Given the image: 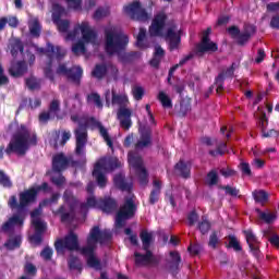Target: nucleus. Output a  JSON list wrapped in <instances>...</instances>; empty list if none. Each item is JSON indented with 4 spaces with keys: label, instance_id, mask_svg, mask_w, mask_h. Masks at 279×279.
Segmentation results:
<instances>
[{
    "label": "nucleus",
    "instance_id": "1",
    "mask_svg": "<svg viewBox=\"0 0 279 279\" xmlns=\"http://www.w3.org/2000/svg\"><path fill=\"white\" fill-rule=\"evenodd\" d=\"M167 21H169V15L165 10L158 11L150 23L148 28V34L153 38H165L168 43L169 51H175L180 49L182 45V29L178 31V25L172 24L167 28L165 34V27H167Z\"/></svg>",
    "mask_w": 279,
    "mask_h": 279
},
{
    "label": "nucleus",
    "instance_id": "2",
    "mask_svg": "<svg viewBox=\"0 0 279 279\" xmlns=\"http://www.w3.org/2000/svg\"><path fill=\"white\" fill-rule=\"evenodd\" d=\"M38 145V136L29 132V129L25 124L17 126V130L12 135L7 148L4 145L0 146V160H3V155L12 156H25L29 150V147H36Z\"/></svg>",
    "mask_w": 279,
    "mask_h": 279
},
{
    "label": "nucleus",
    "instance_id": "3",
    "mask_svg": "<svg viewBox=\"0 0 279 279\" xmlns=\"http://www.w3.org/2000/svg\"><path fill=\"white\" fill-rule=\"evenodd\" d=\"M105 49L109 56H114L118 53L121 62L124 64H130V62H134L135 60H141V56L143 53L141 51H130L123 52L130 43V37L123 33H116L112 28L105 29Z\"/></svg>",
    "mask_w": 279,
    "mask_h": 279
},
{
    "label": "nucleus",
    "instance_id": "4",
    "mask_svg": "<svg viewBox=\"0 0 279 279\" xmlns=\"http://www.w3.org/2000/svg\"><path fill=\"white\" fill-rule=\"evenodd\" d=\"M112 241V232L110 230L99 229V226H95L90 229L87 236V245L81 248V254L87 256V265L93 269H101V260L95 256V250H97V243L104 245Z\"/></svg>",
    "mask_w": 279,
    "mask_h": 279
},
{
    "label": "nucleus",
    "instance_id": "5",
    "mask_svg": "<svg viewBox=\"0 0 279 279\" xmlns=\"http://www.w3.org/2000/svg\"><path fill=\"white\" fill-rule=\"evenodd\" d=\"M80 208L82 213H88L89 208H96L105 213V215H112L119 208V202L111 196L97 198L95 195H90L86 198L85 203H81Z\"/></svg>",
    "mask_w": 279,
    "mask_h": 279
},
{
    "label": "nucleus",
    "instance_id": "6",
    "mask_svg": "<svg viewBox=\"0 0 279 279\" xmlns=\"http://www.w3.org/2000/svg\"><path fill=\"white\" fill-rule=\"evenodd\" d=\"M73 123H78L77 128L74 129L75 136V149L74 154L78 158L83 159V162L86 161V145H88V125L86 123L80 122L78 114H72L70 117Z\"/></svg>",
    "mask_w": 279,
    "mask_h": 279
},
{
    "label": "nucleus",
    "instance_id": "7",
    "mask_svg": "<svg viewBox=\"0 0 279 279\" xmlns=\"http://www.w3.org/2000/svg\"><path fill=\"white\" fill-rule=\"evenodd\" d=\"M37 199L38 191H36V187H29L28 190L20 192L19 199L16 198V195L10 196L8 206L11 210H17L19 215H21L28 206L36 204Z\"/></svg>",
    "mask_w": 279,
    "mask_h": 279
},
{
    "label": "nucleus",
    "instance_id": "8",
    "mask_svg": "<svg viewBox=\"0 0 279 279\" xmlns=\"http://www.w3.org/2000/svg\"><path fill=\"white\" fill-rule=\"evenodd\" d=\"M137 210L138 206L136 205V202H134V197L124 198V203L119 207L116 214V228H125L128 221L136 217Z\"/></svg>",
    "mask_w": 279,
    "mask_h": 279
},
{
    "label": "nucleus",
    "instance_id": "9",
    "mask_svg": "<svg viewBox=\"0 0 279 279\" xmlns=\"http://www.w3.org/2000/svg\"><path fill=\"white\" fill-rule=\"evenodd\" d=\"M80 160H74L72 156L66 157L64 153H58L52 157V171L53 173H62L66 171L69 167H80V165H86V147H85V161L82 157Z\"/></svg>",
    "mask_w": 279,
    "mask_h": 279
},
{
    "label": "nucleus",
    "instance_id": "10",
    "mask_svg": "<svg viewBox=\"0 0 279 279\" xmlns=\"http://www.w3.org/2000/svg\"><path fill=\"white\" fill-rule=\"evenodd\" d=\"M129 165L135 170L141 186H147L149 184V172L143 165V157L141 155L130 151L128 154Z\"/></svg>",
    "mask_w": 279,
    "mask_h": 279
},
{
    "label": "nucleus",
    "instance_id": "11",
    "mask_svg": "<svg viewBox=\"0 0 279 279\" xmlns=\"http://www.w3.org/2000/svg\"><path fill=\"white\" fill-rule=\"evenodd\" d=\"M56 73L57 75H63V77H66L68 82L75 84V86H80L82 84L84 70L80 65L68 68L66 63H60L56 70Z\"/></svg>",
    "mask_w": 279,
    "mask_h": 279
},
{
    "label": "nucleus",
    "instance_id": "12",
    "mask_svg": "<svg viewBox=\"0 0 279 279\" xmlns=\"http://www.w3.org/2000/svg\"><path fill=\"white\" fill-rule=\"evenodd\" d=\"M211 33V27H207V29L203 32L202 40L195 47V54L198 56V58H202L204 53H215V51L219 50L217 43L210 40Z\"/></svg>",
    "mask_w": 279,
    "mask_h": 279
},
{
    "label": "nucleus",
    "instance_id": "13",
    "mask_svg": "<svg viewBox=\"0 0 279 279\" xmlns=\"http://www.w3.org/2000/svg\"><path fill=\"white\" fill-rule=\"evenodd\" d=\"M124 12L130 16L131 21H137L138 23L149 21V13H147V9L143 8V4L138 0H135L124 7Z\"/></svg>",
    "mask_w": 279,
    "mask_h": 279
},
{
    "label": "nucleus",
    "instance_id": "14",
    "mask_svg": "<svg viewBox=\"0 0 279 279\" xmlns=\"http://www.w3.org/2000/svg\"><path fill=\"white\" fill-rule=\"evenodd\" d=\"M54 250L57 252H62V250H69L70 252H82L77 234H75L73 231H70L63 240H57L54 242Z\"/></svg>",
    "mask_w": 279,
    "mask_h": 279
},
{
    "label": "nucleus",
    "instance_id": "15",
    "mask_svg": "<svg viewBox=\"0 0 279 279\" xmlns=\"http://www.w3.org/2000/svg\"><path fill=\"white\" fill-rule=\"evenodd\" d=\"M37 53L45 54L48 60H53V58H57V60L60 62L64 56H66V51L62 50V47L60 46H53L51 43H47L46 48H36Z\"/></svg>",
    "mask_w": 279,
    "mask_h": 279
},
{
    "label": "nucleus",
    "instance_id": "16",
    "mask_svg": "<svg viewBox=\"0 0 279 279\" xmlns=\"http://www.w3.org/2000/svg\"><path fill=\"white\" fill-rule=\"evenodd\" d=\"M151 128L142 126L140 129V140L135 143L134 147L138 151L141 149H147V147H151Z\"/></svg>",
    "mask_w": 279,
    "mask_h": 279
},
{
    "label": "nucleus",
    "instance_id": "17",
    "mask_svg": "<svg viewBox=\"0 0 279 279\" xmlns=\"http://www.w3.org/2000/svg\"><path fill=\"white\" fill-rule=\"evenodd\" d=\"M69 141H71V131H52L50 143H52L54 149H58V147H64Z\"/></svg>",
    "mask_w": 279,
    "mask_h": 279
},
{
    "label": "nucleus",
    "instance_id": "18",
    "mask_svg": "<svg viewBox=\"0 0 279 279\" xmlns=\"http://www.w3.org/2000/svg\"><path fill=\"white\" fill-rule=\"evenodd\" d=\"M82 41L86 45H95L97 43V32L90 28L88 22L81 23Z\"/></svg>",
    "mask_w": 279,
    "mask_h": 279
},
{
    "label": "nucleus",
    "instance_id": "19",
    "mask_svg": "<svg viewBox=\"0 0 279 279\" xmlns=\"http://www.w3.org/2000/svg\"><path fill=\"white\" fill-rule=\"evenodd\" d=\"M102 169H106V162L97 161L94 166L93 177L95 178L100 189H106V184H108V178H106V174H104L101 171Z\"/></svg>",
    "mask_w": 279,
    "mask_h": 279
},
{
    "label": "nucleus",
    "instance_id": "20",
    "mask_svg": "<svg viewBox=\"0 0 279 279\" xmlns=\"http://www.w3.org/2000/svg\"><path fill=\"white\" fill-rule=\"evenodd\" d=\"M170 258L171 260L168 262L169 274H171V276L175 278V276L180 274V265H182V256L180 255V252L171 251Z\"/></svg>",
    "mask_w": 279,
    "mask_h": 279
},
{
    "label": "nucleus",
    "instance_id": "21",
    "mask_svg": "<svg viewBox=\"0 0 279 279\" xmlns=\"http://www.w3.org/2000/svg\"><path fill=\"white\" fill-rule=\"evenodd\" d=\"M89 123L92 128H96L99 131V134L102 136L105 143L108 145V147H110V149H112V147H114V143L112 142L110 134H108V129H106L105 125L95 118H90Z\"/></svg>",
    "mask_w": 279,
    "mask_h": 279
},
{
    "label": "nucleus",
    "instance_id": "22",
    "mask_svg": "<svg viewBox=\"0 0 279 279\" xmlns=\"http://www.w3.org/2000/svg\"><path fill=\"white\" fill-rule=\"evenodd\" d=\"M118 119H120V125L123 130H130L132 128V110L129 108L120 107Z\"/></svg>",
    "mask_w": 279,
    "mask_h": 279
},
{
    "label": "nucleus",
    "instance_id": "23",
    "mask_svg": "<svg viewBox=\"0 0 279 279\" xmlns=\"http://www.w3.org/2000/svg\"><path fill=\"white\" fill-rule=\"evenodd\" d=\"M27 71H28L27 62L16 61L11 64L9 69V75H11V77H23V75H25Z\"/></svg>",
    "mask_w": 279,
    "mask_h": 279
},
{
    "label": "nucleus",
    "instance_id": "24",
    "mask_svg": "<svg viewBox=\"0 0 279 279\" xmlns=\"http://www.w3.org/2000/svg\"><path fill=\"white\" fill-rule=\"evenodd\" d=\"M255 213L259 221L267 223V226H271L278 219V211H270L269 209H265L264 211L260 208H255Z\"/></svg>",
    "mask_w": 279,
    "mask_h": 279
},
{
    "label": "nucleus",
    "instance_id": "25",
    "mask_svg": "<svg viewBox=\"0 0 279 279\" xmlns=\"http://www.w3.org/2000/svg\"><path fill=\"white\" fill-rule=\"evenodd\" d=\"M160 193H162V182L159 180L153 181V190L150 191L148 203L154 206L160 202Z\"/></svg>",
    "mask_w": 279,
    "mask_h": 279
},
{
    "label": "nucleus",
    "instance_id": "26",
    "mask_svg": "<svg viewBox=\"0 0 279 279\" xmlns=\"http://www.w3.org/2000/svg\"><path fill=\"white\" fill-rule=\"evenodd\" d=\"M113 184L120 191L132 193L133 184L125 181V174L123 173H118L113 177Z\"/></svg>",
    "mask_w": 279,
    "mask_h": 279
},
{
    "label": "nucleus",
    "instance_id": "27",
    "mask_svg": "<svg viewBox=\"0 0 279 279\" xmlns=\"http://www.w3.org/2000/svg\"><path fill=\"white\" fill-rule=\"evenodd\" d=\"M253 34H256V28L254 26H247L244 32L240 33L235 39L236 45H239V47H245V45L250 43Z\"/></svg>",
    "mask_w": 279,
    "mask_h": 279
},
{
    "label": "nucleus",
    "instance_id": "28",
    "mask_svg": "<svg viewBox=\"0 0 279 279\" xmlns=\"http://www.w3.org/2000/svg\"><path fill=\"white\" fill-rule=\"evenodd\" d=\"M174 170L183 180L191 178V165L184 160H179L174 166Z\"/></svg>",
    "mask_w": 279,
    "mask_h": 279
},
{
    "label": "nucleus",
    "instance_id": "29",
    "mask_svg": "<svg viewBox=\"0 0 279 279\" xmlns=\"http://www.w3.org/2000/svg\"><path fill=\"white\" fill-rule=\"evenodd\" d=\"M146 252V254H141L138 252L134 253L135 256V265H149L151 263H154V253H151V251H149V248L144 250Z\"/></svg>",
    "mask_w": 279,
    "mask_h": 279
},
{
    "label": "nucleus",
    "instance_id": "30",
    "mask_svg": "<svg viewBox=\"0 0 279 279\" xmlns=\"http://www.w3.org/2000/svg\"><path fill=\"white\" fill-rule=\"evenodd\" d=\"M52 213L56 216L60 215L61 223H66L75 219V211H66V207L64 205H61L57 210H53Z\"/></svg>",
    "mask_w": 279,
    "mask_h": 279
},
{
    "label": "nucleus",
    "instance_id": "31",
    "mask_svg": "<svg viewBox=\"0 0 279 279\" xmlns=\"http://www.w3.org/2000/svg\"><path fill=\"white\" fill-rule=\"evenodd\" d=\"M63 202L65 204H68L71 213H75V208H77V197L75 196V194H73V191L71 190H65L63 193Z\"/></svg>",
    "mask_w": 279,
    "mask_h": 279
},
{
    "label": "nucleus",
    "instance_id": "32",
    "mask_svg": "<svg viewBox=\"0 0 279 279\" xmlns=\"http://www.w3.org/2000/svg\"><path fill=\"white\" fill-rule=\"evenodd\" d=\"M163 58H165V49H162V47L160 46H157L155 48L154 56L149 61L150 66H153V69H160V63L162 62Z\"/></svg>",
    "mask_w": 279,
    "mask_h": 279
},
{
    "label": "nucleus",
    "instance_id": "33",
    "mask_svg": "<svg viewBox=\"0 0 279 279\" xmlns=\"http://www.w3.org/2000/svg\"><path fill=\"white\" fill-rule=\"evenodd\" d=\"M252 196L255 204H260V206H266L269 202V193L265 190H255L252 192Z\"/></svg>",
    "mask_w": 279,
    "mask_h": 279
},
{
    "label": "nucleus",
    "instance_id": "34",
    "mask_svg": "<svg viewBox=\"0 0 279 279\" xmlns=\"http://www.w3.org/2000/svg\"><path fill=\"white\" fill-rule=\"evenodd\" d=\"M108 75V65L106 63H98L92 71V76L96 80H104Z\"/></svg>",
    "mask_w": 279,
    "mask_h": 279
},
{
    "label": "nucleus",
    "instance_id": "35",
    "mask_svg": "<svg viewBox=\"0 0 279 279\" xmlns=\"http://www.w3.org/2000/svg\"><path fill=\"white\" fill-rule=\"evenodd\" d=\"M20 53H25V45H23V41L19 38L14 39L11 43V56L13 58H16Z\"/></svg>",
    "mask_w": 279,
    "mask_h": 279
},
{
    "label": "nucleus",
    "instance_id": "36",
    "mask_svg": "<svg viewBox=\"0 0 279 279\" xmlns=\"http://www.w3.org/2000/svg\"><path fill=\"white\" fill-rule=\"evenodd\" d=\"M140 239L143 243V250H149L151 246V241H154V234L149 233L147 230H142L140 233Z\"/></svg>",
    "mask_w": 279,
    "mask_h": 279
},
{
    "label": "nucleus",
    "instance_id": "37",
    "mask_svg": "<svg viewBox=\"0 0 279 279\" xmlns=\"http://www.w3.org/2000/svg\"><path fill=\"white\" fill-rule=\"evenodd\" d=\"M100 162H105V169H109V171L121 169V161L117 157H111L107 161L102 159Z\"/></svg>",
    "mask_w": 279,
    "mask_h": 279
},
{
    "label": "nucleus",
    "instance_id": "38",
    "mask_svg": "<svg viewBox=\"0 0 279 279\" xmlns=\"http://www.w3.org/2000/svg\"><path fill=\"white\" fill-rule=\"evenodd\" d=\"M22 239L20 235L14 236L13 239L7 240L4 243V247L8 248L9 251L12 250H19L21 247Z\"/></svg>",
    "mask_w": 279,
    "mask_h": 279
},
{
    "label": "nucleus",
    "instance_id": "39",
    "mask_svg": "<svg viewBox=\"0 0 279 279\" xmlns=\"http://www.w3.org/2000/svg\"><path fill=\"white\" fill-rule=\"evenodd\" d=\"M87 104H95L98 108H104V102H101V96L98 93H90L86 96Z\"/></svg>",
    "mask_w": 279,
    "mask_h": 279
},
{
    "label": "nucleus",
    "instance_id": "40",
    "mask_svg": "<svg viewBox=\"0 0 279 279\" xmlns=\"http://www.w3.org/2000/svg\"><path fill=\"white\" fill-rule=\"evenodd\" d=\"M228 245L227 247L229 250H234V252H242L243 246H241V242H239V239H236L234 235H228Z\"/></svg>",
    "mask_w": 279,
    "mask_h": 279
},
{
    "label": "nucleus",
    "instance_id": "41",
    "mask_svg": "<svg viewBox=\"0 0 279 279\" xmlns=\"http://www.w3.org/2000/svg\"><path fill=\"white\" fill-rule=\"evenodd\" d=\"M206 183L208 186H217L219 184V173H217V170H210L207 173Z\"/></svg>",
    "mask_w": 279,
    "mask_h": 279
},
{
    "label": "nucleus",
    "instance_id": "42",
    "mask_svg": "<svg viewBox=\"0 0 279 279\" xmlns=\"http://www.w3.org/2000/svg\"><path fill=\"white\" fill-rule=\"evenodd\" d=\"M111 94H112L111 104L113 106H125V104H128V96L117 95L114 90H112Z\"/></svg>",
    "mask_w": 279,
    "mask_h": 279
},
{
    "label": "nucleus",
    "instance_id": "43",
    "mask_svg": "<svg viewBox=\"0 0 279 279\" xmlns=\"http://www.w3.org/2000/svg\"><path fill=\"white\" fill-rule=\"evenodd\" d=\"M40 32H43V26H40V22H38V20H35L29 25V34L34 38H40Z\"/></svg>",
    "mask_w": 279,
    "mask_h": 279
},
{
    "label": "nucleus",
    "instance_id": "44",
    "mask_svg": "<svg viewBox=\"0 0 279 279\" xmlns=\"http://www.w3.org/2000/svg\"><path fill=\"white\" fill-rule=\"evenodd\" d=\"M25 84L28 90H40V80L34 76H31L25 80Z\"/></svg>",
    "mask_w": 279,
    "mask_h": 279
},
{
    "label": "nucleus",
    "instance_id": "45",
    "mask_svg": "<svg viewBox=\"0 0 279 279\" xmlns=\"http://www.w3.org/2000/svg\"><path fill=\"white\" fill-rule=\"evenodd\" d=\"M210 228H213V225H210V221L207 219L202 218V221H198L197 223V229L199 230L201 234H203V236L210 232Z\"/></svg>",
    "mask_w": 279,
    "mask_h": 279
},
{
    "label": "nucleus",
    "instance_id": "46",
    "mask_svg": "<svg viewBox=\"0 0 279 279\" xmlns=\"http://www.w3.org/2000/svg\"><path fill=\"white\" fill-rule=\"evenodd\" d=\"M146 36H147V29L140 28V32L136 37V47H138V49H147V45L143 43Z\"/></svg>",
    "mask_w": 279,
    "mask_h": 279
},
{
    "label": "nucleus",
    "instance_id": "47",
    "mask_svg": "<svg viewBox=\"0 0 279 279\" xmlns=\"http://www.w3.org/2000/svg\"><path fill=\"white\" fill-rule=\"evenodd\" d=\"M45 77L50 80V82H56V76L53 75V60H48L46 68L44 69Z\"/></svg>",
    "mask_w": 279,
    "mask_h": 279
},
{
    "label": "nucleus",
    "instance_id": "48",
    "mask_svg": "<svg viewBox=\"0 0 279 279\" xmlns=\"http://www.w3.org/2000/svg\"><path fill=\"white\" fill-rule=\"evenodd\" d=\"M158 100L163 108H173V102H171V98H169V96L165 92H159Z\"/></svg>",
    "mask_w": 279,
    "mask_h": 279
},
{
    "label": "nucleus",
    "instance_id": "49",
    "mask_svg": "<svg viewBox=\"0 0 279 279\" xmlns=\"http://www.w3.org/2000/svg\"><path fill=\"white\" fill-rule=\"evenodd\" d=\"M109 15H110V9L100 7L95 11L93 19H95V21H101V19H106V16H109Z\"/></svg>",
    "mask_w": 279,
    "mask_h": 279
},
{
    "label": "nucleus",
    "instance_id": "50",
    "mask_svg": "<svg viewBox=\"0 0 279 279\" xmlns=\"http://www.w3.org/2000/svg\"><path fill=\"white\" fill-rule=\"evenodd\" d=\"M53 23L54 25H57L58 31L61 34H66V32H69V28L71 27V22H69V20H59L54 21Z\"/></svg>",
    "mask_w": 279,
    "mask_h": 279
},
{
    "label": "nucleus",
    "instance_id": "51",
    "mask_svg": "<svg viewBox=\"0 0 279 279\" xmlns=\"http://www.w3.org/2000/svg\"><path fill=\"white\" fill-rule=\"evenodd\" d=\"M0 186L12 189V180H10V177L3 170H0Z\"/></svg>",
    "mask_w": 279,
    "mask_h": 279
},
{
    "label": "nucleus",
    "instance_id": "52",
    "mask_svg": "<svg viewBox=\"0 0 279 279\" xmlns=\"http://www.w3.org/2000/svg\"><path fill=\"white\" fill-rule=\"evenodd\" d=\"M33 226L35 228V233L44 234L47 230V223L43 222L40 218L33 219Z\"/></svg>",
    "mask_w": 279,
    "mask_h": 279
},
{
    "label": "nucleus",
    "instance_id": "53",
    "mask_svg": "<svg viewBox=\"0 0 279 279\" xmlns=\"http://www.w3.org/2000/svg\"><path fill=\"white\" fill-rule=\"evenodd\" d=\"M244 232V236L246 239L247 245H255L258 243V238H256V234H254V231L252 229H247Z\"/></svg>",
    "mask_w": 279,
    "mask_h": 279
},
{
    "label": "nucleus",
    "instance_id": "54",
    "mask_svg": "<svg viewBox=\"0 0 279 279\" xmlns=\"http://www.w3.org/2000/svg\"><path fill=\"white\" fill-rule=\"evenodd\" d=\"M72 53H74V56H80V53H86V45L82 40H78L72 46Z\"/></svg>",
    "mask_w": 279,
    "mask_h": 279
},
{
    "label": "nucleus",
    "instance_id": "55",
    "mask_svg": "<svg viewBox=\"0 0 279 279\" xmlns=\"http://www.w3.org/2000/svg\"><path fill=\"white\" fill-rule=\"evenodd\" d=\"M132 95L135 101H141L143 97H145V88H143L142 86H134L132 88Z\"/></svg>",
    "mask_w": 279,
    "mask_h": 279
},
{
    "label": "nucleus",
    "instance_id": "56",
    "mask_svg": "<svg viewBox=\"0 0 279 279\" xmlns=\"http://www.w3.org/2000/svg\"><path fill=\"white\" fill-rule=\"evenodd\" d=\"M234 71H236V63H232L230 68L227 70H222L219 75H222L223 81L226 82V77L233 78L234 77Z\"/></svg>",
    "mask_w": 279,
    "mask_h": 279
},
{
    "label": "nucleus",
    "instance_id": "57",
    "mask_svg": "<svg viewBox=\"0 0 279 279\" xmlns=\"http://www.w3.org/2000/svg\"><path fill=\"white\" fill-rule=\"evenodd\" d=\"M48 111H50L53 114V117H58V112L60 111V100L58 99L51 100L48 107Z\"/></svg>",
    "mask_w": 279,
    "mask_h": 279
},
{
    "label": "nucleus",
    "instance_id": "58",
    "mask_svg": "<svg viewBox=\"0 0 279 279\" xmlns=\"http://www.w3.org/2000/svg\"><path fill=\"white\" fill-rule=\"evenodd\" d=\"M68 266H69V269H81L82 264H80V258L71 255L70 258L68 259Z\"/></svg>",
    "mask_w": 279,
    "mask_h": 279
},
{
    "label": "nucleus",
    "instance_id": "59",
    "mask_svg": "<svg viewBox=\"0 0 279 279\" xmlns=\"http://www.w3.org/2000/svg\"><path fill=\"white\" fill-rule=\"evenodd\" d=\"M218 244H219V235L217 231H213L211 234L209 235L208 246L213 247V250H217Z\"/></svg>",
    "mask_w": 279,
    "mask_h": 279
},
{
    "label": "nucleus",
    "instance_id": "60",
    "mask_svg": "<svg viewBox=\"0 0 279 279\" xmlns=\"http://www.w3.org/2000/svg\"><path fill=\"white\" fill-rule=\"evenodd\" d=\"M64 8H62L61 5H57L54 8V12L52 13V21L56 22L62 20V16H64Z\"/></svg>",
    "mask_w": 279,
    "mask_h": 279
},
{
    "label": "nucleus",
    "instance_id": "61",
    "mask_svg": "<svg viewBox=\"0 0 279 279\" xmlns=\"http://www.w3.org/2000/svg\"><path fill=\"white\" fill-rule=\"evenodd\" d=\"M53 119H56V116H53L50 111H44L39 114L40 123H49V121Z\"/></svg>",
    "mask_w": 279,
    "mask_h": 279
},
{
    "label": "nucleus",
    "instance_id": "62",
    "mask_svg": "<svg viewBox=\"0 0 279 279\" xmlns=\"http://www.w3.org/2000/svg\"><path fill=\"white\" fill-rule=\"evenodd\" d=\"M191 110V104L182 101L180 104V109H179V116L180 117H186Z\"/></svg>",
    "mask_w": 279,
    "mask_h": 279
},
{
    "label": "nucleus",
    "instance_id": "63",
    "mask_svg": "<svg viewBox=\"0 0 279 279\" xmlns=\"http://www.w3.org/2000/svg\"><path fill=\"white\" fill-rule=\"evenodd\" d=\"M225 82L226 81L223 80V74H218L215 78V84L217 86L216 93H222Z\"/></svg>",
    "mask_w": 279,
    "mask_h": 279
},
{
    "label": "nucleus",
    "instance_id": "64",
    "mask_svg": "<svg viewBox=\"0 0 279 279\" xmlns=\"http://www.w3.org/2000/svg\"><path fill=\"white\" fill-rule=\"evenodd\" d=\"M40 256H41V258H44V260H51V258L53 257V250L49 246H46L40 252Z\"/></svg>",
    "mask_w": 279,
    "mask_h": 279
}]
</instances>
